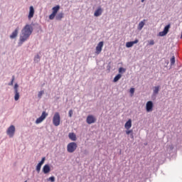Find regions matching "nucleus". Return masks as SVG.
Wrapping results in <instances>:
<instances>
[{"label": "nucleus", "instance_id": "obj_1", "mask_svg": "<svg viewBox=\"0 0 182 182\" xmlns=\"http://www.w3.org/2000/svg\"><path fill=\"white\" fill-rule=\"evenodd\" d=\"M33 32V28L31 25L26 24L21 30V34L20 36L18 46H21L23 42H26L29 39V36L32 35Z\"/></svg>", "mask_w": 182, "mask_h": 182}, {"label": "nucleus", "instance_id": "obj_2", "mask_svg": "<svg viewBox=\"0 0 182 182\" xmlns=\"http://www.w3.org/2000/svg\"><path fill=\"white\" fill-rule=\"evenodd\" d=\"M77 149V144L76 142H70L67 145V151L68 153H75Z\"/></svg>", "mask_w": 182, "mask_h": 182}, {"label": "nucleus", "instance_id": "obj_3", "mask_svg": "<svg viewBox=\"0 0 182 182\" xmlns=\"http://www.w3.org/2000/svg\"><path fill=\"white\" fill-rule=\"evenodd\" d=\"M53 124L56 127L60 124V114L59 112H55L53 117Z\"/></svg>", "mask_w": 182, "mask_h": 182}, {"label": "nucleus", "instance_id": "obj_4", "mask_svg": "<svg viewBox=\"0 0 182 182\" xmlns=\"http://www.w3.org/2000/svg\"><path fill=\"white\" fill-rule=\"evenodd\" d=\"M59 9H60V6L57 5L54 7H53L52 9V14L49 16V19H50V21H53V19H55V16H56V14H58V12H59Z\"/></svg>", "mask_w": 182, "mask_h": 182}, {"label": "nucleus", "instance_id": "obj_5", "mask_svg": "<svg viewBox=\"0 0 182 182\" xmlns=\"http://www.w3.org/2000/svg\"><path fill=\"white\" fill-rule=\"evenodd\" d=\"M46 117H48V113L43 111L42 112L41 116L36 120V124H39V123H42V122L44 121L46 119Z\"/></svg>", "mask_w": 182, "mask_h": 182}, {"label": "nucleus", "instance_id": "obj_6", "mask_svg": "<svg viewBox=\"0 0 182 182\" xmlns=\"http://www.w3.org/2000/svg\"><path fill=\"white\" fill-rule=\"evenodd\" d=\"M103 45H104L103 41H100L97 44V46H96V48H95L96 55H100L102 50L103 49Z\"/></svg>", "mask_w": 182, "mask_h": 182}, {"label": "nucleus", "instance_id": "obj_7", "mask_svg": "<svg viewBox=\"0 0 182 182\" xmlns=\"http://www.w3.org/2000/svg\"><path fill=\"white\" fill-rule=\"evenodd\" d=\"M6 133L8 136H9V137H12L15 134V126L14 125L10 126L8 128Z\"/></svg>", "mask_w": 182, "mask_h": 182}, {"label": "nucleus", "instance_id": "obj_8", "mask_svg": "<svg viewBox=\"0 0 182 182\" xmlns=\"http://www.w3.org/2000/svg\"><path fill=\"white\" fill-rule=\"evenodd\" d=\"M171 26L170 24H168L167 26H166L164 28V31L159 32V36H166V35L168 33V30L170 29Z\"/></svg>", "mask_w": 182, "mask_h": 182}, {"label": "nucleus", "instance_id": "obj_9", "mask_svg": "<svg viewBox=\"0 0 182 182\" xmlns=\"http://www.w3.org/2000/svg\"><path fill=\"white\" fill-rule=\"evenodd\" d=\"M86 122L88 124H92L96 122V118L93 115H88Z\"/></svg>", "mask_w": 182, "mask_h": 182}, {"label": "nucleus", "instance_id": "obj_10", "mask_svg": "<svg viewBox=\"0 0 182 182\" xmlns=\"http://www.w3.org/2000/svg\"><path fill=\"white\" fill-rule=\"evenodd\" d=\"M146 112H153V102L148 101L146 105Z\"/></svg>", "mask_w": 182, "mask_h": 182}, {"label": "nucleus", "instance_id": "obj_11", "mask_svg": "<svg viewBox=\"0 0 182 182\" xmlns=\"http://www.w3.org/2000/svg\"><path fill=\"white\" fill-rule=\"evenodd\" d=\"M19 32V27H17L11 33V35L10 36V38L11 39H15V38H16V36H18V33Z\"/></svg>", "mask_w": 182, "mask_h": 182}, {"label": "nucleus", "instance_id": "obj_12", "mask_svg": "<svg viewBox=\"0 0 182 182\" xmlns=\"http://www.w3.org/2000/svg\"><path fill=\"white\" fill-rule=\"evenodd\" d=\"M136 43H139V40L135 39L134 41H129L126 43V47L127 48H132L134 45H136Z\"/></svg>", "mask_w": 182, "mask_h": 182}, {"label": "nucleus", "instance_id": "obj_13", "mask_svg": "<svg viewBox=\"0 0 182 182\" xmlns=\"http://www.w3.org/2000/svg\"><path fill=\"white\" fill-rule=\"evenodd\" d=\"M33 15H35V9L32 6H30V11L28 14V19H32L33 18Z\"/></svg>", "mask_w": 182, "mask_h": 182}, {"label": "nucleus", "instance_id": "obj_14", "mask_svg": "<svg viewBox=\"0 0 182 182\" xmlns=\"http://www.w3.org/2000/svg\"><path fill=\"white\" fill-rule=\"evenodd\" d=\"M103 14V9H102V7H98L97 9L95 11L94 16H100Z\"/></svg>", "mask_w": 182, "mask_h": 182}, {"label": "nucleus", "instance_id": "obj_15", "mask_svg": "<svg viewBox=\"0 0 182 182\" xmlns=\"http://www.w3.org/2000/svg\"><path fill=\"white\" fill-rule=\"evenodd\" d=\"M50 172V166H49V165L46 164L43 168V173H44V174H48V173Z\"/></svg>", "mask_w": 182, "mask_h": 182}, {"label": "nucleus", "instance_id": "obj_16", "mask_svg": "<svg viewBox=\"0 0 182 182\" xmlns=\"http://www.w3.org/2000/svg\"><path fill=\"white\" fill-rule=\"evenodd\" d=\"M126 130H130L132 129V119H129L124 124Z\"/></svg>", "mask_w": 182, "mask_h": 182}, {"label": "nucleus", "instance_id": "obj_17", "mask_svg": "<svg viewBox=\"0 0 182 182\" xmlns=\"http://www.w3.org/2000/svg\"><path fill=\"white\" fill-rule=\"evenodd\" d=\"M68 137L72 141H76V134L73 132H71L68 134Z\"/></svg>", "mask_w": 182, "mask_h": 182}, {"label": "nucleus", "instance_id": "obj_18", "mask_svg": "<svg viewBox=\"0 0 182 182\" xmlns=\"http://www.w3.org/2000/svg\"><path fill=\"white\" fill-rule=\"evenodd\" d=\"M144 22H146V19H144L142 21L139 22L138 25L139 31H141L144 26Z\"/></svg>", "mask_w": 182, "mask_h": 182}, {"label": "nucleus", "instance_id": "obj_19", "mask_svg": "<svg viewBox=\"0 0 182 182\" xmlns=\"http://www.w3.org/2000/svg\"><path fill=\"white\" fill-rule=\"evenodd\" d=\"M63 13H59L55 16V19L57 21H62L63 18Z\"/></svg>", "mask_w": 182, "mask_h": 182}, {"label": "nucleus", "instance_id": "obj_20", "mask_svg": "<svg viewBox=\"0 0 182 182\" xmlns=\"http://www.w3.org/2000/svg\"><path fill=\"white\" fill-rule=\"evenodd\" d=\"M159 90H160V86H156L154 87V95H158Z\"/></svg>", "mask_w": 182, "mask_h": 182}, {"label": "nucleus", "instance_id": "obj_21", "mask_svg": "<svg viewBox=\"0 0 182 182\" xmlns=\"http://www.w3.org/2000/svg\"><path fill=\"white\" fill-rule=\"evenodd\" d=\"M15 96H14V100L17 102V100H19V92L18 91H14Z\"/></svg>", "mask_w": 182, "mask_h": 182}, {"label": "nucleus", "instance_id": "obj_22", "mask_svg": "<svg viewBox=\"0 0 182 182\" xmlns=\"http://www.w3.org/2000/svg\"><path fill=\"white\" fill-rule=\"evenodd\" d=\"M41 60V55H39V54H37L35 57H34V62L36 63H38V62H39Z\"/></svg>", "mask_w": 182, "mask_h": 182}, {"label": "nucleus", "instance_id": "obj_23", "mask_svg": "<svg viewBox=\"0 0 182 182\" xmlns=\"http://www.w3.org/2000/svg\"><path fill=\"white\" fill-rule=\"evenodd\" d=\"M122 78V75L121 74H118L114 78V82H118L120 79Z\"/></svg>", "mask_w": 182, "mask_h": 182}, {"label": "nucleus", "instance_id": "obj_24", "mask_svg": "<svg viewBox=\"0 0 182 182\" xmlns=\"http://www.w3.org/2000/svg\"><path fill=\"white\" fill-rule=\"evenodd\" d=\"M126 134H127V135L131 134L132 139H134V136H133V129H130V130L127 129V130L126 131Z\"/></svg>", "mask_w": 182, "mask_h": 182}, {"label": "nucleus", "instance_id": "obj_25", "mask_svg": "<svg viewBox=\"0 0 182 182\" xmlns=\"http://www.w3.org/2000/svg\"><path fill=\"white\" fill-rule=\"evenodd\" d=\"M41 167H42V165L38 163V165L36 166V171H37V173H41Z\"/></svg>", "mask_w": 182, "mask_h": 182}, {"label": "nucleus", "instance_id": "obj_26", "mask_svg": "<svg viewBox=\"0 0 182 182\" xmlns=\"http://www.w3.org/2000/svg\"><path fill=\"white\" fill-rule=\"evenodd\" d=\"M176 63V57L173 56L171 58V65L173 66Z\"/></svg>", "mask_w": 182, "mask_h": 182}, {"label": "nucleus", "instance_id": "obj_27", "mask_svg": "<svg viewBox=\"0 0 182 182\" xmlns=\"http://www.w3.org/2000/svg\"><path fill=\"white\" fill-rule=\"evenodd\" d=\"M14 80H15V76H12V80L10 83H9V86H12L14 85Z\"/></svg>", "mask_w": 182, "mask_h": 182}, {"label": "nucleus", "instance_id": "obj_28", "mask_svg": "<svg viewBox=\"0 0 182 182\" xmlns=\"http://www.w3.org/2000/svg\"><path fill=\"white\" fill-rule=\"evenodd\" d=\"M124 72H126V69H124L123 68H119V73H124Z\"/></svg>", "mask_w": 182, "mask_h": 182}, {"label": "nucleus", "instance_id": "obj_29", "mask_svg": "<svg viewBox=\"0 0 182 182\" xmlns=\"http://www.w3.org/2000/svg\"><path fill=\"white\" fill-rule=\"evenodd\" d=\"M149 46H153V45H154V40H151L149 41H148Z\"/></svg>", "mask_w": 182, "mask_h": 182}, {"label": "nucleus", "instance_id": "obj_30", "mask_svg": "<svg viewBox=\"0 0 182 182\" xmlns=\"http://www.w3.org/2000/svg\"><path fill=\"white\" fill-rule=\"evenodd\" d=\"M19 87V85L18 84L14 85V92H18V88Z\"/></svg>", "mask_w": 182, "mask_h": 182}, {"label": "nucleus", "instance_id": "obj_31", "mask_svg": "<svg viewBox=\"0 0 182 182\" xmlns=\"http://www.w3.org/2000/svg\"><path fill=\"white\" fill-rule=\"evenodd\" d=\"M48 181L55 182V176H50L48 178Z\"/></svg>", "mask_w": 182, "mask_h": 182}, {"label": "nucleus", "instance_id": "obj_32", "mask_svg": "<svg viewBox=\"0 0 182 182\" xmlns=\"http://www.w3.org/2000/svg\"><path fill=\"white\" fill-rule=\"evenodd\" d=\"M46 158H42L41 161L38 163L39 164H41V166L45 163Z\"/></svg>", "mask_w": 182, "mask_h": 182}, {"label": "nucleus", "instance_id": "obj_33", "mask_svg": "<svg viewBox=\"0 0 182 182\" xmlns=\"http://www.w3.org/2000/svg\"><path fill=\"white\" fill-rule=\"evenodd\" d=\"M68 114H69V117H72L73 114V110L70 109L68 112Z\"/></svg>", "mask_w": 182, "mask_h": 182}, {"label": "nucleus", "instance_id": "obj_34", "mask_svg": "<svg viewBox=\"0 0 182 182\" xmlns=\"http://www.w3.org/2000/svg\"><path fill=\"white\" fill-rule=\"evenodd\" d=\"M131 95H134V88H131L130 90H129Z\"/></svg>", "mask_w": 182, "mask_h": 182}, {"label": "nucleus", "instance_id": "obj_35", "mask_svg": "<svg viewBox=\"0 0 182 182\" xmlns=\"http://www.w3.org/2000/svg\"><path fill=\"white\" fill-rule=\"evenodd\" d=\"M44 92L43 91H40L38 92V97H42V95H43Z\"/></svg>", "mask_w": 182, "mask_h": 182}, {"label": "nucleus", "instance_id": "obj_36", "mask_svg": "<svg viewBox=\"0 0 182 182\" xmlns=\"http://www.w3.org/2000/svg\"><path fill=\"white\" fill-rule=\"evenodd\" d=\"M141 2H144V0H141Z\"/></svg>", "mask_w": 182, "mask_h": 182}]
</instances>
